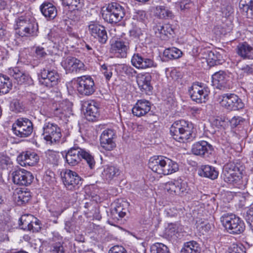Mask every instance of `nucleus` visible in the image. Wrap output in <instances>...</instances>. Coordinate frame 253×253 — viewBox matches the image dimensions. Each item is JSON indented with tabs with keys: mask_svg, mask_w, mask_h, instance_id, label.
I'll return each mask as SVG.
<instances>
[{
	"mask_svg": "<svg viewBox=\"0 0 253 253\" xmlns=\"http://www.w3.org/2000/svg\"><path fill=\"white\" fill-rule=\"evenodd\" d=\"M194 126L193 124L183 120L175 121L170 128V132L174 139L184 142L192 139Z\"/></svg>",
	"mask_w": 253,
	"mask_h": 253,
	"instance_id": "obj_1",
	"label": "nucleus"
},
{
	"mask_svg": "<svg viewBox=\"0 0 253 253\" xmlns=\"http://www.w3.org/2000/svg\"><path fill=\"white\" fill-rule=\"evenodd\" d=\"M66 162L71 166H76L84 159L88 164L90 169H92L95 165V162L93 156L87 151L78 146L71 148L66 154Z\"/></svg>",
	"mask_w": 253,
	"mask_h": 253,
	"instance_id": "obj_2",
	"label": "nucleus"
},
{
	"mask_svg": "<svg viewBox=\"0 0 253 253\" xmlns=\"http://www.w3.org/2000/svg\"><path fill=\"white\" fill-rule=\"evenodd\" d=\"M220 222L226 231L231 234L242 233L245 229L244 221L233 213H224L220 218Z\"/></svg>",
	"mask_w": 253,
	"mask_h": 253,
	"instance_id": "obj_3",
	"label": "nucleus"
},
{
	"mask_svg": "<svg viewBox=\"0 0 253 253\" xmlns=\"http://www.w3.org/2000/svg\"><path fill=\"white\" fill-rule=\"evenodd\" d=\"M14 29L21 37L34 36L38 31V25L33 19L20 16L15 20Z\"/></svg>",
	"mask_w": 253,
	"mask_h": 253,
	"instance_id": "obj_4",
	"label": "nucleus"
},
{
	"mask_svg": "<svg viewBox=\"0 0 253 253\" xmlns=\"http://www.w3.org/2000/svg\"><path fill=\"white\" fill-rule=\"evenodd\" d=\"M125 14V9L117 2L109 3L102 9L103 18L105 21L111 24L120 21Z\"/></svg>",
	"mask_w": 253,
	"mask_h": 253,
	"instance_id": "obj_5",
	"label": "nucleus"
},
{
	"mask_svg": "<svg viewBox=\"0 0 253 253\" xmlns=\"http://www.w3.org/2000/svg\"><path fill=\"white\" fill-rule=\"evenodd\" d=\"M221 106L228 111H234L244 108V104L238 95L234 93H224L219 96Z\"/></svg>",
	"mask_w": 253,
	"mask_h": 253,
	"instance_id": "obj_6",
	"label": "nucleus"
},
{
	"mask_svg": "<svg viewBox=\"0 0 253 253\" xmlns=\"http://www.w3.org/2000/svg\"><path fill=\"white\" fill-rule=\"evenodd\" d=\"M60 177L64 186L70 190L78 188L82 183V179L79 174L70 169L62 170Z\"/></svg>",
	"mask_w": 253,
	"mask_h": 253,
	"instance_id": "obj_7",
	"label": "nucleus"
},
{
	"mask_svg": "<svg viewBox=\"0 0 253 253\" xmlns=\"http://www.w3.org/2000/svg\"><path fill=\"white\" fill-rule=\"evenodd\" d=\"M33 129L32 122L26 118H20L17 119L12 126L14 134L20 137L29 136L31 134Z\"/></svg>",
	"mask_w": 253,
	"mask_h": 253,
	"instance_id": "obj_8",
	"label": "nucleus"
},
{
	"mask_svg": "<svg viewBox=\"0 0 253 253\" xmlns=\"http://www.w3.org/2000/svg\"><path fill=\"white\" fill-rule=\"evenodd\" d=\"M76 83L77 90L81 95L89 96L95 91L94 81L89 76H83L77 78Z\"/></svg>",
	"mask_w": 253,
	"mask_h": 253,
	"instance_id": "obj_9",
	"label": "nucleus"
},
{
	"mask_svg": "<svg viewBox=\"0 0 253 253\" xmlns=\"http://www.w3.org/2000/svg\"><path fill=\"white\" fill-rule=\"evenodd\" d=\"M42 129L44 139L50 143L59 141L62 136L60 128L55 123L45 122Z\"/></svg>",
	"mask_w": 253,
	"mask_h": 253,
	"instance_id": "obj_10",
	"label": "nucleus"
},
{
	"mask_svg": "<svg viewBox=\"0 0 253 253\" xmlns=\"http://www.w3.org/2000/svg\"><path fill=\"white\" fill-rule=\"evenodd\" d=\"M188 91L192 99L197 103L205 102L210 93L208 87L199 83L193 84Z\"/></svg>",
	"mask_w": 253,
	"mask_h": 253,
	"instance_id": "obj_11",
	"label": "nucleus"
},
{
	"mask_svg": "<svg viewBox=\"0 0 253 253\" xmlns=\"http://www.w3.org/2000/svg\"><path fill=\"white\" fill-rule=\"evenodd\" d=\"M166 188L170 194L180 196L185 195L189 190L187 183L181 179L167 182Z\"/></svg>",
	"mask_w": 253,
	"mask_h": 253,
	"instance_id": "obj_12",
	"label": "nucleus"
},
{
	"mask_svg": "<svg viewBox=\"0 0 253 253\" xmlns=\"http://www.w3.org/2000/svg\"><path fill=\"white\" fill-rule=\"evenodd\" d=\"M88 27L89 33L92 37L97 39L101 44L106 42L108 36L104 26L96 22L91 21Z\"/></svg>",
	"mask_w": 253,
	"mask_h": 253,
	"instance_id": "obj_13",
	"label": "nucleus"
},
{
	"mask_svg": "<svg viewBox=\"0 0 253 253\" xmlns=\"http://www.w3.org/2000/svg\"><path fill=\"white\" fill-rule=\"evenodd\" d=\"M61 64L67 73H78L84 70V63L72 56L64 58Z\"/></svg>",
	"mask_w": 253,
	"mask_h": 253,
	"instance_id": "obj_14",
	"label": "nucleus"
},
{
	"mask_svg": "<svg viewBox=\"0 0 253 253\" xmlns=\"http://www.w3.org/2000/svg\"><path fill=\"white\" fill-rule=\"evenodd\" d=\"M8 74L16 81L18 84L28 85L33 84V80L29 74L22 68L15 67L8 69Z\"/></svg>",
	"mask_w": 253,
	"mask_h": 253,
	"instance_id": "obj_15",
	"label": "nucleus"
},
{
	"mask_svg": "<svg viewBox=\"0 0 253 253\" xmlns=\"http://www.w3.org/2000/svg\"><path fill=\"white\" fill-rule=\"evenodd\" d=\"M8 74L16 81L18 84L28 85L33 84V80L29 74L22 68L15 67L8 69Z\"/></svg>",
	"mask_w": 253,
	"mask_h": 253,
	"instance_id": "obj_16",
	"label": "nucleus"
},
{
	"mask_svg": "<svg viewBox=\"0 0 253 253\" xmlns=\"http://www.w3.org/2000/svg\"><path fill=\"white\" fill-rule=\"evenodd\" d=\"M13 182L19 185L28 186L34 179V176L30 171L24 169H19L13 172Z\"/></svg>",
	"mask_w": 253,
	"mask_h": 253,
	"instance_id": "obj_17",
	"label": "nucleus"
},
{
	"mask_svg": "<svg viewBox=\"0 0 253 253\" xmlns=\"http://www.w3.org/2000/svg\"><path fill=\"white\" fill-rule=\"evenodd\" d=\"M213 151L212 145L204 140L194 143L192 146L191 152L193 154L200 157L208 156Z\"/></svg>",
	"mask_w": 253,
	"mask_h": 253,
	"instance_id": "obj_18",
	"label": "nucleus"
},
{
	"mask_svg": "<svg viewBox=\"0 0 253 253\" xmlns=\"http://www.w3.org/2000/svg\"><path fill=\"white\" fill-rule=\"evenodd\" d=\"M200 54L202 55V58L207 60L210 67L221 64L223 61L221 55L216 51H213L208 49H204L201 50Z\"/></svg>",
	"mask_w": 253,
	"mask_h": 253,
	"instance_id": "obj_19",
	"label": "nucleus"
},
{
	"mask_svg": "<svg viewBox=\"0 0 253 253\" xmlns=\"http://www.w3.org/2000/svg\"><path fill=\"white\" fill-rule=\"evenodd\" d=\"M17 161L22 166H33L39 162V157L35 152L26 151L20 154Z\"/></svg>",
	"mask_w": 253,
	"mask_h": 253,
	"instance_id": "obj_20",
	"label": "nucleus"
},
{
	"mask_svg": "<svg viewBox=\"0 0 253 253\" xmlns=\"http://www.w3.org/2000/svg\"><path fill=\"white\" fill-rule=\"evenodd\" d=\"M114 135V132L112 129H108L103 131L100 137V141L101 146L104 149L111 151L116 147L113 140Z\"/></svg>",
	"mask_w": 253,
	"mask_h": 253,
	"instance_id": "obj_21",
	"label": "nucleus"
},
{
	"mask_svg": "<svg viewBox=\"0 0 253 253\" xmlns=\"http://www.w3.org/2000/svg\"><path fill=\"white\" fill-rule=\"evenodd\" d=\"M84 106L85 107L84 115L88 121L93 122L99 118L98 108L95 102L93 101H87L84 103Z\"/></svg>",
	"mask_w": 253,
	"mask_h": 253,
	"instance_id": "obj_22",
	"label": "nucleus"
},
{
	"mask_svg": "<svg viewBox=\"0 0 253 253\" xmlns=\"http://www.w3.org/2000/svg\"><path fill=\"white\" fill-rule=\"evenodd\" d=\"M166 157L163 156H154L149 160L148 167L154 172L162 174Z\"/></svg>",
	"mask_w": 253,
	"mask_h": 253,
	"instance_id": "obj_23",
	"label": "nucleus"
},
{
	"mask_svg": "<svg viewBox=\"0 0 253 253\" xmlns=\"http://www.w3.org/2000/svg\"><path fill=\"white\" fill-rule=\"evenodd\" d=\"M151 110L150 103L146 100H139L132 108V114L137 117L143 116Z\"/></svg>",
	"mask_w": 253,
	"mask_h": 253,
	"instance_id": "obj_24",
	"label": "nucleus"
},
{
	"mask_svg": "<svg viewBox=\"0 0 253 253\" xmlns=\"http://www.w3.org/2000/svg\"><path fill=\"white\" fill-rule=\"evenodd\" d=\"M133 66L138 68L145 69L153 67H156V64L151 59L143 58L137 54H134L131 60Z\"/></svg>",
	"mask_w": 253,
	"mask_h": 253,
	"instance_id": "obj_25",
	"label": "nucleus"
},
{
	"mask_svg": "<svg viewBox=\"0 0 253 253\" xmlns=\"http://www.w3.org/2000/svg\"><path fill=\"white\" fill-rule=\"evenodd\" d=\"M229 77L223 71L215 73L212 76V83L217 88L223 89L227 87L226 84Z\"/></svg>",
	"mask_w": 253,
	"mask_h": 253,
	"instance_id": "obj_26",
	"label": "nucleus"
},
{
	"mask_svg": "<svg viewBox=\"0 0 253 253\" xmlns=\"http://www.w3.org/2000/svg\"><path fill=\"white\" fill-rule=\"evenodd\" d=\"M236 52L244 59H253V47L247 42L239 43L236 47Z\"/></svg>",
	"mask_w": 253,
	"mask_h": 253,
	"instance_id": "obj_27",
	"label": "nucleus"
},
{
	"mask_svg": "<svg viewBox=\"0 0 253 253\" xmlns=\"http://www.w3.org/2000/svg\"><path fill=\"white\" fill-rule=\"evenodd\" d=\"M198 173L200 176L212 180L217 178L218 175V172L215 168L209 165L201 166L198 169Z\"/></svg>",
	"mask_w": 253,
	"mask_h": 253,
	"instance_id": "obj_28",
	"label": "nucleus"
},
{
	"mask_svg": "<svg viewBox=\"0 0 253 253\" xmlns=\"http://www.w3.org/2000/svg\"><path fill=\"white\" fill-rule=\"evenodd\" d=\"M151 82V76L149 74L141 75L137 79V83L140 89L145 91L146 93L148 94L153 89Z\"/></svg>",
	"mask_w": 253,
	"mask_h": 253,
	"instance_id": "obj_29",
	"label": "nucleus"
},
{
	"mask_svg": "<svg viewBox=\"0 0 253 253\" xmlns=\"http://www.w3.org/2000/svg\"><path fill=\"white\" fill-rule=\"evenodd\" d=\"M40 9L46 18L53 19L56 16V8L51 2L44 1L41 5Z\"/></svg>",
	"mask_w": 253,
	"mask_h": 253,
	"instance_id": "obj_30",
	"label": "nucleus"
},
{
	"mask_svg": "<svg viewBox=\"0 0 253 253\" xmlns=\"http://www.w3.org/2000/svg\"><path fill=\"white\" fill-rule=\"evenodd\" d=\"M241 171L238 172L233 170H226L223 169L222 177L225 182L234 184L239 182L241 178Z\"/></svg>",
	"mask_w": 253,
	"mask_h": 253,
	"instance_id": "obj_31",
	"label": "nucleus"
},
{
	"mask_svg": "<svg viewBox=\"0 0 253 253\" xmlns=\"http://www.w3.org/2000/svg\"><path fill=\"white\" fill-rule=\"evenodd\" d=\"M72 111L71 104L69 102H63L59 104L58 107L54 110L55 116L62 118V116L67 117Z\"/></svg>",
	"mask_w": 253,
	"mask_h": 253,
	"instance_id": "obj_32",
	"label": "nucleus"
},
{
	"mask_svg": "<svg viewBox=\"0 0 253 253\" xmlns=\"http://www.w3.org/2000/svg\"><path fill=\"white\" fill-rule=\"evenodd\" d=\"M111 46L118 57L126 58V46L123 39H119L112 44Z\"/></svg>",
	"mask_w": 253,
	"mask_h": 253,
	"instance_id": "obj_33",
	"label": "nucleus"
},
{
	"mask_svg": "<svg viewBox=\"0 0 253 253\" xmlns=\"http://www.w3.org/2000/svg\"><path fill=\"white\" fill-rule=\"evenodd\" d=\"M119 174V170L118 168L112 166H106L101 176L104 180L109 182Z\"/></svg>",
	"mask_w": 253,
	"mask_h": 253,
	"instance_id": "obj_34",
	"label": "nucleus"
},
{
	"mask_svg": "<svg viewBox=\"0 0 253 253\" xmlns=\"http://www.w3.org/2000/svg\"><path fill=\"white\" fill-rule=\"evenodd\" d=\"M178 169V165L176 162L166 157L162 174L164 175L170 174L177 171Z\"/></svg>",
	"mask_w": 253,
	"mask_h": 253,
	"instance_id": "obj_35",
	"label": "nucleus"
},
{
	"mask_svg": "<svg viewBox=\"0 0 253 253\" xmlns=\"http://www.w3.org/2000/svg\"><path fill=\"white\" fill-rule=\"evenodd\" d=\"M12 87V84L9 78L0 74V95L8 93Z\"/></svg>",
	"mask_w": 253,
	"mask_h": 253,
	"instance_id": "obj_36",
	"label": "nucleus"
},
{
	"mask_svg": "<svg viewBox=\"0 0 253 253\" xmlns=\"http://www.w3.org/2000/svg\"><path fill=\"white\" fill-rule=\"evenodd\" d=\"M201 248L199 244L194 241L184 243L180 253H200Z\"/></svg>",
	"mask_w": 253,
	"mask_h": 253,
	"instance_id": "obj_37",
	"label": "nucleus"
},
{
	"mask_svg": "<svg viewBox=\"0 0 253 253\" xmlns=\"http://www.w3.org/2000/svg\"><path fill=\"white\" fill-rule=\"evenodd\" d=\"M155 15L160 19H173L174 17L173 12L164 6H157Z\"/></svg>",
	"mask_w": 253,
	"mask_h": 253,
	"instance_id": "obj_38",
	"label": "nucleus"
},
{
	"mask_svg": "<svg viewBox=\"0 0 253 253\" xmlns=\"http://www.w3.org/2000/svg\"><path fill=\"white\" fill-rule=\"evenodd\" d=\"M172 32H173L172 29L169 25H158L155 29L157 36L162 40H165L167 38L168 34L171 35Z\"/></svg>",
	"mask_w": 253,
	"mask_h": 253,
	"instance_id": "obj_39",
	"label": "nucleus"
},
{
	"mask_svg": "<svg viewBox=\"0 0 253 253\" xmlns=\"http://www.w3.org/2000/svg\"><path fill=\"white\" fill-rule=\"evenodd\" d=\"M33 220H36V217L31 214L22 215L19 218V226L24 230L29 229V227Z\"/></svg>",
	"mask_w": 253,
	"mask_h": 253,
	"instance_id": "obj_40",
	"label": "nucleus"
},
{
	"mask_svg": "<svg viewBox=\"0 0 253 253\" xmlns=\"http://www.w3.org/2000/svg\"><path fill=\"white\" fill-rule=\"evenodd\" d=\"M31 197L29 191L19 190L15 195V200L18 205L22 206L29 202Z\"/></svg>",
	"mask_w": 253,
	"mask_h": 253,
	"instance_id": "obj_41",
	"label": "nucleus"
},
{
	"mask_svg": "<svg viewBox=\"0 0 253 253\" xmlns=\"http://www.w3.org/2000/svg\"><path fill=\"white\" fill-rule=\"evenodd\" d=\"M50 75H51L50 76L49 80L45 81L46 87L48 88L57 86L61 81V76L56 70H52Z\"/></svg>",
	"mask_w": 253,
	"mask_h": 253,
	"instance_id": "obj_42",
	"label": "nucleus"
},
{
	"mask_svg": "<svg viewBox=\"0 0 253 253\" xmlns=\"http://www.w3.org/2000/svg\"><path fill=\"white\" fill-rule=\"evenodd\" d=\"M51 69L48 68L47 66L46 67L43 68L41 70L40 72L38 74V79L39 83L41 85L46 87V80H49L51 72H52Z\"/></svg>",
	"mask_w": 253,
	"mask_h": 253,
	"instance_id": "obj_43",
	"label": "nucleus"
},
{
	"mask_svg": "<svg viewBox=\"0 0 253 253\" xmlns=\"http://www.w3.org/2000/svg\"><path fill=\"white\" fill-rule=\"evenodd\" d=\"M163 54L168 59H174L179 58L182 54V52L179 49L172 47L166 49Z\"/></svg>",
	"mask_w": 253,
	"mask_h": 253,
	"instance_id": "obj_44",
	"label": "nucleus"
},
{
	"mask_svg": "<svg viewBox=\"0 0 253 253\" xmlns=\"http://www.w3.org/2000/svg\"><path fill=\"white\" fill-rule=\"evenodd\" d=\"M151 253H170L169 248L165 245L156 243L151 246Z\"/></svg>",
	"mask_w": 253,
	"mask_h": 253,
	"instance_id": "obj_45",
	"label": "nucleus"
},
{
	"mask_svg": "<svg viewBox=\"0 0 253 253\" xmlns=\"http://www.w3.org/2000/svg\"><path fill=\"white\" fill-rule=\"evenodd\" d=\"M223 169H225V171L231 170L237 172H238L239 171H242L243 170L242 167L238 160L230 162L226 164L224 166Z\"/></svg>",
	"mask_w": 253,
	"mask_h": 253,
	"instance_id": "obj_46",
	"label": "nucleus"
},
{
	"mask_svg": "<svg viewBox=\"0 0 253 253\" xmlns=\"http://www.w3.org/2000/svg\"><path fill=\"white\" fill-rule=\"evenodd\" d=\"M49 35L51 37L53 42L59 43L62 41L63 33L60 29L56 28L52 29L49 34Z\"/></svg>",
	"mask_w": 253,
	"mask_h": 253,
	"instance_id": "obj_47",
	"label": "nucleus"
},
{
	"mask_svg": "<svg viewBox=\"0 0 253 253\" xmlns=\"http://www.w3.org/2000/svg\"><path fill=\"white\" fill-rule=\"evenodd\" d=\"M10 110L16 113L22 112L24 110L23 105L18 99H13L10 103Z\"/></svg>",
	"mask_w": 253,
	"mask_h": 253,
	"instance_id": "obj_48",
	"label": "nucleus"
},
{
	"mask_svg": "<svg viewBox=\"0 0 253 253\" xmlns=\"http://www.w3.org/2000/svg\"><path fill=\"white\" fill-rule=\"evenodd\" d=\"M228 253H246V249L242 244H233L229 248Z\"/></svg>",
	"mask_w": 253,
	"mask_h": 253,
	"instance_id": "obj_49",
	"label": "nucleus"
},
{
	"mask_svg": "<svg viewBox=\"0 0 253 253\" xmlns=\"http://www.w3.org/2000/svg\"><path fill=\"white\" fill-rule=\"evenodd\" d=\"M253 0H240L239 7L240 10L247 13L249 15V11L250 5H251Z\"/></svg>",
	"mask_w": 253,
	"mask_h": 253,
	"instance_id": "obj_50",
	"label": "nucleus"
},
{
	"mask_svg": "<svg viewBox=\"0 0 253 253\" xmlns=\"http://www.w3.org/2000/svg\"><path fill=\"white\" fill-rule=\"evenodd\" d=\"M64 229L69 233H75V230L76 229V220L73 218H71L66 221L65 222Z\"/></svg>",
	"mask_w": 253,
	"mask_h": 253,
	"instance_id": "obj_51",
	"label": "nucleus"
},
{
	"mask_svg": "<svg viewBox=\"0 0 253 253\" xmlns=\"http://www.w3.org/2000/svg\"><path fill=\"white\" fill-rule=\"evenodd\" d=\"M59 159V155L58 154L54 152H50L47 155V161L48 163L53 165V166L58 165Z\"/></svg>",
	"mask_w": 253,
	"mask_h": 253,
	"instance_id": "obj_52",
	"label": "nucleus"
},
{
	"mask_svg": "<svg viewBox=\"0 0 253 253\" xmlns=\"http://www.w3.org/2000/svg\"><path fill=\"white\" fill-rule=\"evenodd\" d=\"M245 218L253 230V207L247 210L245 215Z\"/></svg>",
	"mask_w": 253,
	"mask_h": 253,
	"instance_id": "obj_53",
	"label": "nucleus"
},
{
	"mask_svg": "<svg viewBox=\"0 0 253 253\" xmlns=\"http://www.w3.org/2000/svg\"><path fill=\"white\" fill-rule=\"evenodd\" d=\"M239 70L243 76L252 75L253 74V64L243 65L239 67Z\"/></svg>",
	"mask_w": 253,
	"mask_h": 253,
	"instance_id": "obj_54",
	"label": "nucleus"
},
{
	"mask_svg": "<svg viewBox=\"0 0 253 253\" xmlns=\"http://www.w3.org/2000/svg\"><path fill=\"white\" fill-rule=\"evenodd\" d=\"M30 226L29 229H27V231H30L33 232H38L41 229L40 221L36 217V220H33Z\"/></svg>",
	"mask_w": 253,
	"mask_h": 253,
	"instance_id": "obj_55",
	"label": "nucleus"
},
{
	"mask_svg": "<svg viewBox=\"0 0 253 253\" xmlns=\"http://www.w3.org/2000/svg\"><path fill=\"white\" fill-rule=\"evenodd\" d=\"M112 68L111 66H108L105 64L101 66L102 72L107 80H109L112 76Z\"/></svg>",
	"mask_w": 253,
	"mask_h": 253,
	"instance_id": "obj_56",
	"label": "nucleus"
},
{
	"mask_svg": "<svg viewBox=\"0 0 253 253\" xmlns=\"http://www.w3.org/2000/svg\"><path fill=\"white\" fill-rule=\"evenodd\" d=\"M84 5V0H73L71 5L70 10L72 11L80 10H81Z\"/></svg>",
	"mask_w": 253,
	"mask_h": 253,
	"instance_id": "obj_57",
	"label": "nucleus"
},
{
	"mask_svg": "<svg viewBox=\"0 0 253 253\" xmlns=\"http://www.w3.org/2000/svg\"><path fill=\"white\" fill-rule=\"evenodd\" d=\"M116 70L121 76L122 80H125L126 75V66L124 64H118L116 67Z\"/></svg>",
	"mask_w": 253,
	"mask_h": 253,
	"instance_id": "obj_58",
	"label": "nucleus"
},
{
	"mask_svg": "<svg viewBox=\"0 0 253 253\" xmlns=\"http://www.w3.org/2000/svg\"><path fill=\"white\" fill-rule=\"evenodd\" d=\"M52 253H65V249L63 244L56 243L53 246Z\"/></svg>",
	"mask_w": 253,
	"mask_h": 253,
	"instance_id": "obj_59",
	"label": "nucleus"
},
{
	"mask_svg": "<svg viewBox=\"0 0 253 253\" xmlns=\"http://www.w3.org/2000/svg\"><path fill=\"white\" fill-rule=\"evenodd\" d=\"M108 253H126V250L123 246L117 245L112 247Z\"/></svg>",
	"mask_w": 253,
	"mask_h": 253,
	"instance_id": "obj_60",
	"label": "nucleus"
},
{
	"mask_svg": "<svg viewBox=\"0 0 253 253\" xmlns=\"http://www.w3.org/2000/svg\"><path fill=\"white\" fill-rule=\"evenodd\" d=\"M35 53L38 58H44L47 55L44 48L41 46L36 47Z\"/></svg>",
	"mask_w": 253,
	"mask_h": 253,
	"instance_id": "obj_61",
	"label": "nucleus"
},
{
	"mask_svg": "<svg viewBox=\"0 0 253 253\" xmlns=\"http://www.w3.org/2000/svg\"><path fill=\"white\" fill-rule=\"evenodd\" d=\"M176 4L181 11L188 9L191 8V5L189 4V3H186L181 1L177 3Z\"/></svg>",
	"mask_w": 253,
	"mask_h": 253,
	"instance_id": "obj_62",
	"label": "nucleus"
},
{
	"mask_svg": "<svg viewBox=\"0 0 253 253\" xmlns=\"http://www.w3.org/2000/svg\"><path fill=\"white\" fill-rule=\"evenodd\" d=\"M243 122L242 118L240 117H234L231 120V124L234 126H236Z\"/></svg>",
	"mask_w": 253,
	"mask_h": 253,
	"instance_id": "obj_63",
	"label": "nucleus"
},
{
	"mask_svg": "<svg viewBox=\"0 0 253 253\" xmlns=\"http://www.w3.org/2000/svg\"><path fill=\"white\" fill-rule=\"evenodd\" d=\"M167 233L170 237H172L175 235L176 233L175 228L173 225L169 226L168 228L167 229Z\"/></svg>",
	"mask_w": 253,
	"mask_h": 253,
	"instance_id": "obj_64",
	"label": "nucleus"
}]
</instances>
